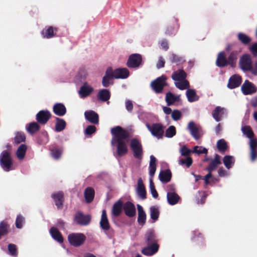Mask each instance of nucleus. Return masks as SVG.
I'll return each mask as SVG.
<instances>
[{
  "label": "nucleus",
  "instance_id": "nucleus-1",
  "mask_svg": "<svg viewBox=\"0 0 257 257\" xmlns=\"http://www.w3.org/2000/svg\"><path fill=\"white\" fill-rule=\"evenodd\" d=\"M133 130L130 126L125 128L116 125L110 128L112 136L111 146L118 145L117 152L126 153L128 146L134 157L140 164L143 157V148L141 142L138 138L133 137Z\"/></svg>",
  "mask_w": 257,
  "mask_h": 257
},
{
  "label": "nucleus",
  "instance_id": "nucleus-2",
  "mask_svg": "<svg viewBox=\"0 0 257 257\" xmlns=\"http://www.w3.org/2000/svg\"><path fill=\"white\" fill-rule=\"evenodd\" d=\"M234 44L228 43L224 50L218 53L215 61V65L219 68H223L229 66L234 69L236 67L238 52L232 50Z\"/></svg>",
  "mask_w": 257,
  "mask_h": 257
},
{
  "label": "nucleus",
  "instance_id": "nucleus-3",
  "mask_svg": "<svg viewBox=\"0 0 257 257\" xmlns=\"http://www.w3.org/2000/svg\"><path fill=\"white\" fill-rule=\"evenodd\" d=\"M173 72L171 75V78L174 81L175 86L181 90H184L190 87V84L186 80L187 74L184 71L183 67H179L175 70L174 66L172 67Z\"/></svg>",
  "mask_w": 257,
  "mask_h": 257
},
{
  "label": "nucleus",
  "instance_id": "nucleus-4",
  "mask_svg": "<svg viewBox=\"0 0 257 257\" xmlns=\"http://www.w3.org/2000/svg\"><path fill=\"white\" fill-rule=\"evenodd\" d=\"M179 146L180 156L178 158V164L184 168L188 169L193 163V158L190 156L193 154V149H190L186 144L182 146V143H179Z\"/></svg>",
  "mask_w": 257,
  "mask_h": 257
},
{
  "label": "nucleus",
  "instance_id": "nucleus-5",
  "mask_svg": "<svg viewBox=\"0 0 257 257\" xmlns=\"http://www.w3.org/2000/svg\"><path fill=\"white\" fill-rule=\"evenodd\" d=\"M0 167L6 172L15 170L17 165L11 153L8 151H3L0 154Z\"/></svg>",
  "mask_w": 257,
  "mask_h": 257
},
{
  "label": "nucleus",
  "instance_id": "nucleus-6",
  "mask_svg": "<svg viewBox=\"0 0 257 257\" xmlns=\"http://www.w3.org/2000/svg\"><path fill=\"white\" fill-rule=\"evenodd\" d=\"M99 227L100 230L104 232L107 237L110 239H113L114 242V230L111 226L107 217V212L105 209L102 210L101 218L99 221Z\"/></svg>",
  "mask_w": 257,
  "mask_h": 257
},
{
  "label": "nucleus",
  "instance_id": "nucleus-7",
  "mask_svg": "<svg viewBox=\"0 0 257 257\" xmlns=\"http://www.w3.org/2000/svg\"><path fill=\"white\" fill-rule=\"evenodd\" d=\"M145 63V58L139 53H132L129 55L126 65L130 69L137 70L143 67Z\"/></svg>",
  "mask_w": 257,
  "mask_h": 257
},
{
  "label": "nucleus",
  "instance_id": "nucleus-8",
  "mask_svg": "<svg viewBox=\"0 0 257 257\" xmlns=\"http://www.w3.org/2000/svg\"><path fill=\"white\" fill-rule=\"evenodd\" d=\"M125 215L130 218L128 222L124 223L127 226H131L136 220L137 211L134 203L131 201H126L124 203L123 209Z\"/></svg>",
  "mask_w": 257,
  "mask_h": 257
},
{
  "label": "nucleus",
  "instance_id": "nucleus-9",
  "mask_svg": "<svg viewBox=\"0 0 257 257\" xmlns=\"http://www.w3.org/2000/svg\"><path fill=\"white\" fill-rule=\"evenodd\" d=\"M168 190H167V202L171 205L174 206L178 203H181L182 199L181 197L177 194L175 185L174 183L169 184L167 186Z\"/></svg>",
  "mask_w": 257,
  "mask_h": 257
},
{
  "label": "nucleus",
  "instance_id": "nucleus-10",
  "mask_svg": "<svg viewBox=\"0 0 257 257\" xmlns=\"http://www.w3.org/2000/svg\"><path fill=\"white\" fill-rule=\"evenodd\" d=\"M67 239L69 243L71 246L78 247L84 244L86 237L81 232H72L68 235Z\"/></svg>",
  "mask_w": 257,
  "mask_h": 257
},
{
  "label": "nucleus",
  "instance_id": "nucleus-11",
  "mask_svg": "<svg viewBox=\"0 0 257 257\" xmlns=\"http://www.w3.org/2000/svg\"><path fill=\"white\" fill-rule=\"evenodd\" d=\"M92 216L90 214H84L81 210H78L73 216V221L78 225L86 226L91 221Z\"/></svg>",
  "mask_w": 257,
  "mask_h": 257
},
{
  "label": "nucleus",
  "instance_id": "nucleus-12",
  "mask_svg": "<svg viewBox=\"0 0 257 257\" xmlns=\"http://www.w3.org/2000/svg\"><path fill=\"white\" fill-rule=\"evenodd\" d=\"M115 76L113 68L111 66L106 68L104 75L102 78L101 84L104 88H107L114 83Z\"/></svg>",
  "mask_w": 257,
  "mask_h": 257
},
{
  "label": "nucleus",
  "instance_id": "nucleus-13",
  "mask_svg": "<svg viewBox=\"0 0 257 257\" xmlns=\"http://www.w3.org/2000/svg\"><path fill=\"white\" fill-rule=\"evenodd\" d=\"M162 164H164L166 168L163 169L161 167L158 179L163 184H166L171 181L172 173L167 163L163 162Z\"/></svg>",
  "mask_w": 257,
  "mask_h": 257
},
{
  "label": "nucleus",
  "instance_id": "nucleus-14",
  "mask_svg": "<svg viewBox=\"0 0 257 257\" xmlns=\"http://www.w3.org/2000/svg\"><path fill=\"white\" fill-rule=\"evenodd\" d=\"M186 129L196 141L199 140L202 137V134L200 133L202 130L201 126L199 124H196L194 120H190L188 123Z\"/></svg>",
  "mask_w": 257,
  "mask_h": 257
},
{
  "label": "nucleus",
  "instance_id": "nucleus-15",
  "mask_svg": "<svg viewBox=\"0 0 257 257\" xmlns=\"http://www.w3.org/2000/svg\"><path fill=\"white\" fill-rule=\"evenodd\" d=\"M164 76L165 74H162L151 82L150 87L156 94H163L164 93V90L163 89Z\"/></svg>",
  "mask_w": 257,
  "mask_h": 257
},
{
  "label": "nucleus",
  "instance_id": "nucleus-16",
  "mask_svg": "<svg viewBox=\"0 0 257 257\" xmlns=\"http://www.w3.org/2000/svg\"><path fill=\"white\" fill-rule=\"evenodd\" d=\"M94 91V88L87 81H85L77 90V92L80 98L85 99L89 96Z\"/></svg>",
  "mask_w": 257,
  "mask_h": 257
},
{
  "label": "nucleus",
  "instance_id": "nucleus-17",
  "mask_svg": "<svg viewBox=\"0 0 257 257\" xmlns=\"http://www.w3.org/2000/svg\"><path fill=\"white\" fill-rule=\"evenodd\" d=\"M52 116L51 112L48 109H42L36 114L35 119L41 125H44L47 123Z\"/></svg>",
  "mask_w": 257,
  "mask_h": 257
},
{
  "label": "nucleus",
  "instance_id": "nucleus-18",
  "mask_svg": "<svg viewBox=\"0 0 257 257\" xmlns=\"http://www.w3.org/2000/svg\"><path fill=\"white\" fill-rule=\"evenodd\" d=\"M212 116L216 122L220 121L223 118H227L228 110L223 107L216 106L212 111Z\"/></svg>",
  "mask_w": 257,
  "mask_h": 257
},
{
  "label": "nucleus",
  "instance_id": "nucleus-19",
  "mask_svg": "<svg viewBox=\"0 0 257 257\" xmlns=\"http://www.w3.org/2000/svg\"><path fill=\"white\" fill-rule=\"evenodd\" d=\"M191 241L200 248H204L206 246L204 236L198 229L192 231Z\"/></svg>",
  "mask_w": 257,
  "mask_h": 257
},
{
  "label": "nucleus",
  "instance_id": "nucleus-20",
  "mask_svg": "<svg viewBox=\"0 0 257 257\" xmlns=\"http://www.w3.org/2000/svg\"><path fill=\"white\" fill-rule=\"evenodd\" d=\"M135 191L137 197L141 200H144L147 198V190L141 177L138 179L137 184L135 186Z\"/></svg>",
  "mask_w": 257,
  "mask_h": 257
},
{
  "label": "nucleus",
  "instance_id": "nucleus-21",
  "mask_svg": "<svg viewBox=\"0 0 257 257\" xmlns=\"http://www.w3.org/2000/svg\"><path fill=\"white\" fill-rule=\"evenodd\" d=\"M165 128L166 126L161 122H154L153 123V128L150 133L154 137L160 140L164 137Z\"/></svg>",
  "mask_w": 257,
  "mask_h": 257
},
{
  "label": "nucleus",
  "instance_id": "nucleus-22",
  "mask_svg": "<svg viewBox=\"0 0 257 257\" xmlns=\"http://www.w3.org/2000/svg\"><path fill=\"white\" fill-rule=\"evenodd\" d=\"M257 91V87L252 82L246 79L241 86V91L244 95H252Z\"/></svg>",
  "mask_w": 257,
  "mask_h": 257
},
{
  "label": "nucleus",
  "instance_id": "nucleus-23",
  "mask_svg": "<svg viewBox=\"0 0 257 257\" xmlns=\"http://www.w3.org/2000/svg\"><path fill=\"white\" fill-rule=\"evenodd\" d=\"M64 147L63 145H58L56 143L52 144L50 149V155L55 160L60 159L63 153Z\"/></svg>",
  "mask_w": 257,
  "mask_h": 257
},
{
  "label": "nucleus",
  "instance_id": "nucleus-24",
  "mask_svg": "<svg viewBox=\"0 0 257 257\" xmlns=\"http://www.w3.org/2000/svg\"><path fill=\"white\" fill-rule=\"evenodd\" d=\"M159 249L158 243H146V246L142 247L141 253L147 256H153L155 254Z\"/></svg>",
  "mask_w": 257,
  "mask_h": 257
},
{
  "label": "nucleus",
  "instance_id": "nucleus-25",
  "mask_svg": "<svg viewBox=\"0 0 257 257\" xmlns=\"http://www.w3.org/2000/svg\"><path fill=\"white\" fill-rule=\"evenodd\" d=\"M34 141L39 146L46 145L49 141L48 132L45 130H42L36 134Z\"/></svg>",
  "mask_w": 257,
  "mask_h": 257
},
{
  "label": "nucleus",
  "instance_id": "nucleus-26",
  "mask_svg": "<svg viewBox=\"0 0 257 257\" xmlns=\"http://www.w3.org/2000/svg\"><path fill=\"white\" fill-rule=\"evenodd\" d=\"M242 82L241 76L238 74H234L230 76L228 80L227 87L231 90L234 89L240 86Z\"/></svg>",
  "mask_w": 257,
  "mask_h": 257
},
{
  "label": "nucleus",
  "instance_id": "nucleus-27",
  "mask_svg": "<svg viewBox=\"0 0 257 257\" xmlns=\"http://www.w3.org/2000/svg\"><path fill=\"white\" fill-rule=\"evenodd\" d=\"M165 94V100L167 106H171L175 102H178L180 105H182V103L180 94H175L170 91H168Z\"/></svg>",
  "mask_w": 257,
  "mask_h": 257
},
{
  "label": "nucleus",
  "instance_id": "nucleus-28",
  "mask_svg": "<svg viewBox=\"0 0 257 257\" xmlns=\"http://www.w3.org/2000/svg\"><path fill=\"white\" fill-rule=\"evenodd\" d=\"M253 61L251 55L247 53L243 54L239 62V68L243 71L245 72V70L247 67L252 64Z\"/></svg>",
  "mask_w": 257,
  "mask_h": 257
},
{
  "label": "nucleus",
  "instance_id": "nucleus-29",
  "mask_svg": "<svg viewBox=\"0 0 257 257\" xmlns=\"http://www.w3.org/2000/svg\"><path fill=\"white\" fill-rule=\"evenodd\" d=\"M84 117L86 121L93 125H98L99 122V114L93 110H87L84 112Z\"/></svg>",
  "mask_w": 257,
  "mask_h": 257
},
{
  "label": "nucleus",
  "instance_id": "nucleus-30",
  "mask_svg": "<svg viewBox=\"0 0 257 257\" xmlns=\"http://www.w3.org/2000/svg\"><path fill=\"white\" fill-rule=\"evenodd\" d=\"M88 73L83 67H80L73 79V82L76 85L82 84L83 81H85Z\"/></svg>",
  "mask_w": 257,
  "mask_h": 257
},
{
  "label": "nucleus",
  "instance_id": "nucleus-31",
  "mask_svg": "<svg viewBox=\"0 0 257 257\" xmlns=\"http://www.w3.org/2000/svg\"><path fill=\"white\" fill-rule=\"evenodd\" d=\"M51 198L55 202V205L58 210L62 209L63 207L64 202V194L62 191L54 192L51 194Z\"/></svg>",
  "mask_w": 257,
  "mask_h": 257
},
{
  "label": "nucleus",
  "instance_id": "nucleus-32",
  "mask_svg": "<svg viewBox=\"0 0 257 257\" xmlns=\"http://www.w3.org/2000/svg\"><path fill=\"white\" fill-rule=\"evenodd\" d=\"M58 28L53 26H49L45 27L41 31V34L44 39H51L55 36H57L56 32L58 31Z\"/></svg>",
  "mask_w": 257,
  "mask_h": 257
},
{
  "label": "nucleus",
  "instance_id": "nucleus-33",
  "mask_svg": "<svg viewBox=\"0 0 257 257\" xmlns=\"http://www.w3.org/2000/svg\"><path fill=\"white\" fill-rule=\"evenodd\" d=\"M111 97V92L109 89L102 88L98 90L96 94L97 99L102 102H106L107 104L109 103V100Z\"/></svg>",
  "mask_w": 257,
  "mask_h": 257
},
{
  "label": "nucleus",
  "instance_id": "nucleus-34",
  "mask_svg": "<svg viewBox=\"0 0 257 257\" xmlns=\"http://www.w3.org/2000/svg\"><path fill=\"white\" fill-rule=\"evenodd\" d=\"M124 203L122 200V197L114 202L111 207L110 214L119 215L123 211Z\"/></svg>",
  "mask_w": 257,
  "mask_h": 257
},
{
  "label": "nucleus",
  "instance_id": "nucleus-35",
  "mask_svg": "<svg viewBox=\"0 0 257 257\" xmlns=\"http://www.w3.org/2000/svg\"><path fill=\"white\" fill-rule=\"evenodd\" d=\"M41 124L37 121H32L26 124V131L31 136H34L41 129Z\"/></svg>",
  "mask_w": 257,
  "mask_h": 257
},
{
  "label": "nucleus",
  "instance_id": "nucleus-36",
  "mask_svg": "<svg viewBox=\"0 0 257 257\" xmlns=\"http://www.w3.org/2000/svg\"><path fill=\"white\" fill-rule=\"evenodd\" d=\"M53 112L58 117L64 116L67 113V108L62 102H56L52 107Z\"/></svg>",
  "mask_w": 257,
  "mask_h": 257
},
{
  "label": "nucleus",
  "instance_id": "nucleus-37",
  "mask_svg": "<svg viewBox=\"0 0 257 257\" xmlns=\"http://www.w3.org/2000/svg\"><path fill=\"white\" fill-rule=\"evenodd\" d=\"M160 214V206L157 205L151 206L150 207V218L148 220V223L153 224L157 221Z\"/></svg>",
  "mask_w": 257,
  "mask_h": 257
},
{
  "label": "nucleus",
  "instance_id": "nucleus-38",
  "mask_svg": "<svg viewBox=\"0 0 257 257\" xmlns=\"http://www.w3.org/2000/svg\"><path fill=\"white\" fill-rule=\"evenodd\" d=\"M113 71L115 79H125L130 76V72L126 67H119L115 68Z\"/></svg>",
  "mask_w": 257,
  "mask_h": 257
},
{
  "label": "nucleus",
  "instance_id": "nucleus-39",
  "mask_svg": "<svg viewBox=\"0 0 257 257\" xmlns=\"http://www.w3.org/2000/svg\"><path fill=\"white\" fill-rule=\"evenodd\" d=\"M55 126L53 130L56 133H59L64 131L67 126L66 121L63 118L55 116Z\"/></svg>",
  "mask_w": 257,
  "mask_h": 257
},
{
  "label": "nucleus",
  "instance_id": "nucleus-40",
  "mask_svg": "<svg viewBox=\"0 0 257 257\" xmlns=\"http://www.w3.org/2000/svg\"><path fill=\"white\" fill-rule=\"evenodd\" d=\"M28 150V146L25 144H21L15 152V155L17 158L20 161L24 160L27 151Z\"/></svg>",
  "mask_w": 257,
  "mask_h": 257
},
{
  "label": "nucleus",
  "instance_id": "nucleus-41",
  "mask_svg": "<svg viewBox=\"0 0 257 257\" xmlns=\"http://www.w3.org/2000/svg\"><path fill=\"white\" fill-rule=\"evenodd\" d=\"M51 237L59 243H63L64 238L61 232L55 226L51 227L49 230Z\"/></svg>",
  "mask_w": 257,
  "mask_h": 257
},
{
  "label": "nucleus",
  "instance_id": "nucleus-42",
  "mask_svg": "<svg viewBox=\"0 0 257 257\" xmlns=\"http://www.w3.org/2000/svg\"><path fill=\"white\" fill-rule=\"evenodd\" d=\"M136 113L138 114V117L139 119L142 121L143 122H145L146 120H147L149 117L155 118L157 121L159 120V118L157 115H155L151 112H147L144 111L141 108H139V109L136 111Z\"/></svg>",
  "mask_w": 257,
  "mask_h": 257
},
{
  "label": "nucleus",
  "instance_id": "nucleus-43",
  "mask_svg": "<svg viewBox=\"0 0 257 257\" xmlns=\"http://www.w3.org/2000/svg\"><path fill=\"white\" fill-rule=\"evenodd\" d=\"M145 241L146 243H158V240L156 239L155 230L153 228L147 230L145 234Z\"/></svg>",
  "mask_w": 257,
  "mask_h": 257
},
{
  "label": "nucleus",
  "instance_id": "nucleus-44",
  "mask_svg": "<svg viewBox=\"0 0 257 257\" xmlns=\"http://www.w3.org/2000/svg\"><path fill=\"white\" fill-rule=\"evenodd\" d=\"M216 148L217 151L221 154L223 155L226 151H228L229 146L228 143L224 139H220L216 142Z\"/></svg>",
  "mask_w": 257,
  "mask_h": 257
},
{
  "label": "nucleus",
  "instance_id": "nucleus-45",
  "mask_svg": "<svg viewBox=\"0 0 257 257\" xmlns=\"http://www.w3.org/2000/svg\"><path fill=\"white\" fill-rule=\"evenodd\" d=\"M186 89L185 94L188 102L192 103L199 100V96L197 95L196 89L189 88V87Z\"/></svg>",
  "mask_w": 257,
  "mask_h": 257
},
{
  "label": "nucleus",
  "instance_id": "nucleus-46",
  "mask_svg": "<svg viewBox=\"0 0 257 257\" xmlns=\"http://www.w3.org/2000/svg\"><path fill=\"white\" fill-rule=\"evenodd\" d=\"M222 160L225 167L228 170L233 167L235 162L234 157L230 155H225Z\"/></svg>",
  "mask_w": 257,
  "mask_h": 257
},
{
  "label": "nucleus",
  "instance_id": "nucleus-47",
  "mask_svg": "<svg viewBox=\"0 0 257 257\" xmlns=\"http://www.w3.org/2000/svg\"><path fill=\"white\" fill-rule=\"evenodd\" d=\"M238 40L244 46H249L252 41V38L248 35L243 33L239 32L237 34Z\"/></svg>",
  "mask_w": 257,
  "mask_h": 257
},
{
  "label": "nucleus",
  "instance_id": "nucleus-48",
  "mask_svg": "<svg viewBox=\"0 0 257 257\" xmlns=\"http://www.w3.org/2000/svg\"><path fill=\"white\" fill-rule=\"evenodd\" d=\"M150 160L149 165V175H155L157 168L158 160L153 155H151L150 156Z\"/></svg>",
  "mask_w": 257,
  "mask_h": 257
},
{
  "label": "nucleus",
  "instance_id": "nucleus-49",
  "mask_svg": "<svg viewBox=\"0 0 257 257\" xmlns=\"http://www.w3.org/2000/svg\"><path fill=\"white\" fill-rule=\"evenodd\" d=\"M10 232V225L6 219L0 221V239Z\"/></svg>",
  "mask_w": 257,
  "mask_h": 257
},
{
  "label": "nucleus",
  "instance_id": "nucleus-50",
  "mask_svg": "<svg viewBox=\"0 0 257 257\" xmlns=\"http://www.w3.org/2000/svg\"><path fill=\"white\" fill-rule=\"evenodd\" d=\"M84 196L86 203H91L93 200L95 196L94 189L91 187H87L84 192Z\"/></svg>",
  "mask_w": 257,
  "mask_h": 257
},
{
  "label": "nucleus",
  "instance_id": "nucleus-51",
  "mask_svg": "<svg viewBox=\"0 0 257 257\" xmlns=\"http://www.w3.org/2000/svg\"><path fill=\"white\" fill-rule=\"evenodd\" d=\"M245 122H241V131L243 136L249 139L254 136V133L249 125H245Z\"/></svg>",
  "mask_w": 257,
  "mask_h": 257
},
{
  "label": "nucleus",
  "instance_id": "nucleus-52",
  "mask_svg": "<svg viewBox=\"0 0 257 257\" xmlns=\"http://www.w3.org/2000/svg\"><path fill=\"white\" fill-rule=\"evenodd\" d=\"M155 175H149V191L150 192L152 197L155 199H159L158 193L156 189L153 178Z\"/></svg>",
  "mask_w": 257,
  "mask_h": 257
},
{
  "label": "nucleus",
  "instance_id": "nucleus-53",
  "mask_svg": "<svg viewBox=\"0 0 257 257\" xmlns=\"http://www.w3.org/2000/svg\"><path fill=\"white\" fill-rule=\"evenodd\" d=\"M14 140V144L15 145L21 144L22 143H25L26 141V137L25 133L21 131H17L15 133V136L13 138Z\"/></svg>",
  "mask_w": 257,
  "mask_h": 257
},
{
  "label": "nucleus",
  "instance_id": "nucleus-54",
  "mask_svg": "<svg viewBox=\"0 0 257 257\" xmlns=\"http://www.w3.org/2000/svg\"><path fill=\"white\" fill-rule=\"evenodd\" d=\"M97 128L94 125L89 124L86 127L84 126L83 133L85 137L86 138H91L96 132Z\"/></svg>",
  "mask_w": 257,
  "mask_h": 257
},
{
  "label": "nucleus",
  "instance_id": "nucleus-55",
  "mask_svg": "<svg viewBox=\"0 0 257 257\" xmlns=\"http://www.w3.org/2000/svg\"><path fill=\"white\" fill-rule=\"evenodd\" d=\"M114 147L116 148L115 150L113 151V155L114 157V158L116 159V160L118 161L119 166L120 168H122L123 166L121 163L120 162L121 158L125 155H126L129 152V149L127 148V151L126 153L123 152H117V148H118V145H115Z\"/></svg>",
  "mask_w": 257,
  "mask_h": 257
},
{
  "label": "nucleus",
  "instance_id": "nucleus-56",
  "mask_svg": "<svg viewBox=\"0 0 257 257\" xmlns=\"http://www.w3.org/2000/svg\"><path fill=\"white\" fill-rule=\"evenodd\" d=\"M7 252L10 256L17 257L18 255V249L17 245L9 243L7 245Z\"/></svg>",
  "mask_w": 257,
  "mask_h": 257
},
{
  "label": "nucleus",
  "instance_id": "nucleus-57",
  "mask_svg": "<svg viewBox=\"0 0 257 257\" xmlns=\"http://www.w3.org/2000/svg\"><path fill=\"white\" fill-rule=\"evenodd\" d=\"M164 137L167 138H172L176 135V128L173 125L169 126L164 131Z\"/></svg>",
  "mask_w": 257,
  "mask_h": 257
},
{
  "label": "nucleus",
  "instance_id": "nucleus-58",
  "mask_svg": "<svg viewBox=\"0 0 257 257\" xmlns=\"http://www.w3.org/2000/svg\"><path fill=\"white\" fill-rule=\"evenodd\" d=\"M170 60L171 63H176L177 65L182 64L186 62V60L184 57L179 56L174 53H172L170 57Z\"/></svg>",
  "mask_w": 257,
  "mask_h": 257
},
{
  "label": "nucleus",
  "instance_id": "nucleus-59",
  "mask_svg": "<svg viewBox=\"0 0 257 257\" xmlns=\"http://www.w3.org/2000/svg\"><path fill=\"white\" fill-rule=\"evenodd\" d=\"M25 223V217L20 213L17 215L15 220V226L17 229H21Z\"/></svg>",
  "mask_w": 257,
  "mask_h": 257
},
{
  "label": "nucleus",
  "instance_id": "nucleus-60",
  "mask_svg": "<svg viewBox=\"0 0 257 257\" xmlns=\"http://www.w3.org/2000/svg\"><path fill=\"white\" fill-rule=\"evenodd\" d=\"M193 154L199 156L201 154H208V149L204 146H195L193 148Z\"/></svg>",
  "mask_w": 257,
  "mask_h": 257
},
{
  "label": "nucleus",
  "instance_id": "nucleus-61",
  "mask_svg": "<svg viewBox=\"0 0 257 257\" xmlns=\"http://www.w3.org/2000/svg\"><path fill=\"white\" fill-rule=\"evenodd\" d=\"M183 116L182 111L178 109H174L171 114L172 119L175 121L180 120Z\"/></svg>",
  "mask_w": 257,
  "mask_h": 257
},
{
  "label": "nucleus",
  "instance_id": "nucleus-62",
  "mask_svg": "<svg viewBox=\"0 0 257 257\" xmlns=\"http://www.w3.org/2000/svg\"><path fill=\"white\" fill-rule=\"evenodd\" d=\"M219 166V165L211 161L210 162L208 166L204 169V170L208 172L212 173V172L215 171Z\"/></svg>",
  "mask_w": 257,
  "mask_h": 257
},
{
  "label": "nucleus",
  "instance_id": "nucleus-63",
  "mask_svg": "<svg viewBox=\"0 0 257 257\" xmlns=\"http://www.w3.org/2000/svg\"><path fill=\"white\" fill-rule=\"evenodd\" d=\"M146 220H147L146 213H145V214H138V218H137V222H138L139 225H140L142 227H143L146 224Z\"/></svg>",
  "mask_w": 257,
  "mask_h": 257
},
{
  "label": "nucleus",
  "instance_id": "nucleus-64",
  "mask_svg": "<svg viewBox=\"0 0 257 257\" xmlns=\"http://www.w3.org/2000/svg\"><path fill=\"white\" fill-rule=\"evenodd\" d=\"M249 52L254 58H257V41L248 47Z\"/></svg>",
  "mask_w": 257,
  "mask_h": 257
}]
</instances>
